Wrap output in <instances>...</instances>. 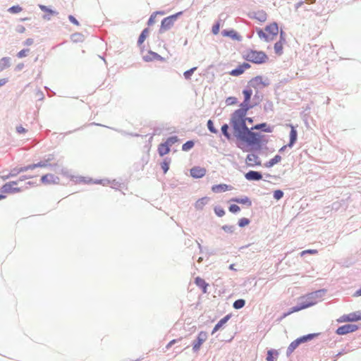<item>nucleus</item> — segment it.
<instances>
[{
  "label": "nucleus",
  "mask_w": 361,
  "mask_h": 361,
  "mask_svg": "<svg viewBox=\"0 0 361 361\" xmlns=\"http://www.w3.org/2000/svg\"><path fill=\"white\" fill-rule=\"evenodd\" d=\"M231 318V314H227L225 317H224L222 319H221L214 326L212 334H214L216 331H217L220 328H221Z\"/></svg>",
  "instance_id": "obj_25"
},
{
  "label": "nucleus",
  "mask_w": 361,
  "mask_h": 361,
  "mask_svg": "<svg viewBox=\"0 0 361 361\" xmlns=\"http://www.w3.org/2000/svg\"><path fill=\"white\" fill-rule=\"evenodd\" d=\"M178 140V137L176 135H174L168 137L165 142L171 147V146L177 142Z\"/></svg>",
  "instance_id": "obj_50"
},
{
  "label": "nucleus",
  "mask_w": 361,
  "mask_h": 361,
  "mask_svg": "<svg viewBox=\"0 0 361 361\" xmlns=\"http://www.w3.org/2000/svg\"><path fill=\"white\" fill-rule=\"evenodd\" d=\"M258 105V102H252L248 101H244L240 104V108L235 110L231 115V118H236L241 119L243 116H246L247 112Z\"/></svg>",
  "instance_id": "obj_3"
},
{
  "label": "nucleus",
  "mask_w": 361,
  "mask_h": 361,
  "mask_svg": "<svg viewBox=\"0 0 361 361\" xmlns=\"http://www.w3.org/2000/svg\"><path fill=\"white\" fill-rule=\"evenodd\" d=\"M274 104L273 102L270 100H267L264 104V111L267 113L269 111H273Z\"/></svg>",
  "instance_id": "obj_42"
},
{
  "label": "nucleus",
  "mask_w": 361,
  "mask_h": 361,
  "mask_svg": "<svg viewBox=\"0 0 361 361\" xmlns=\"http://www.w3.org/2000/svg\"><path fill=\"white\" fill-rule=\"evenodd\" d=\"M23 10V8L20 6L19 5H15L11 7H10L8 9V11L11 13H18L20 12Z\"/></svg>",
  "instance_id": "obj_48"
},
{
  "label": "nucleus",
  "mask_w": 361,
  "mask_h": 361,
  "mask_svg": "<svg viewBox=\"0 0 361 361\" xmlns=\"http://www.w3.org/2000/svg\"><path fill=\"white\" fill-rule=\"evenodd\" d=\"M18 184V181H10L8 183H5L1 188V192L2 193H17L23 191L21 188L13 187V185H16Z\"/></svg>",
  "instance_id": "obj_6"
},
{
  "label": "nucleus",
  "mask_w": 361,
  "mask_h": 361,
  "mask_svg": "<svg viewBox=\"0 0 361 361\" xmlns=\"http://www.w3.org/2000/svg\"><path fill=\"white\" fill-rule=\"evenodd\" d=\"M35 169H36L35 164H29V165L21 167L22 173L25 172L29 170H33Z\"/></svg>",
  "instance_id": "obj_59"
},
{
  "label": "nucleus",
  "mask_w": 361,
  "mask_h": 361,
  "mask_svg": "<svg viewBox=\"0 0 361 361\" xmlns=\"http://www.w3.org/2000/svg\"><path fill=\"white\" fill-rule=\"evenodd\" d=\"M30 51V49H23L22 50H20L19 52H18L17 54V56L18 58H23V57H25L27 56V53Z\"/></svg>",
  "instance_id": "obj_58"
},
{
  "label": "nucleus",
  "mask_w": 361,
  "mask_h": 361,
  "mask_svg": "<svg viewBox=\"0 0 361 361\" xmlns=\"http://www.w3.org/2000/svg\"><path fill=\"white\" fill-rule=\"evenodd\" d=\"M228 187H229V185L224 184V183L214 185L212 187V190L214 192L218 193V192L226 191L228 189Z\"/></svg>",
  "instance_id": "obj_28"
},
{
  "label": "nucleus",
  "mask_w": 361,
  "mask_h": 361,
  "mask_svg": "<svg viewBox=\"0 0 361 361\" xmlns=\"http://www.w3.org/2000/svg\"><path fill=\"white\" fill-rule=\"evenodd\" d=\"M39 8L41 9V11L46 12L47 13H49L51 15L56 16L59 14V12H57L56 11L52 10L50 8H49L44 5L39 4Z\"/></svg>",
  "instance_id": "obj_38"
},
{
  "label": "nucleus",
  "mask_w": 361,
  "mask_h": 361,
  "mask_svg": "<svg viewBox=\"0 0 361 361\" xmlns=\"http://www.w3.org/2000/svg\"><path fill=\"white\" fill-rule=\"evenodd\" d=\"M295 349L296 348L293 345V343H290V345H288L287 350H286V356L289 357Z\"/></svg>",
  "instance_id": "obj_60"
},
{
  "label": "nucleus",
  "mask_w": 361,
  "mask_h": 361,
  "mask_svg": "<svg viewBox=\"0 0 361 361\" xmlns=\"http://www.w3.org/2000/svg\"><path fill=\"white\" fill-rule=\"evenodd\" d=\"M243 73L244 71L243 70V68H241V66L239 65L230 72V75L233 76H238L243 74Z\"/></svg>",
  "instance_id": "obj_41"
},
{
  "label": "nucleus",
  "mask_w": 361,
  "mask_h": 361,
  "mask_svg": "<svg viewBox=\"0 0 361 361\" xmlns=\"http://www.w3.org/2000/svg\"><path fill=\"white\" fill-rule=\"evenodd\" d=\"M220 23L219 22H216L213 25L212 32L214 35H217L219 32Z\"/></svg>",
  "instance_id": "obj_57"
},
{
  "label": "nucleus",
  "mask_w": 361,
  "mask_h": 361,
  "mask_svg": "<svg viewBox=\"0 0 361 361\" xmlns=\"http://www.w3.org/2000/svg\"><path fill=\"white\" fill-rule=\"evenodd\" d=\"M251 129L260 130L265 133H271L274 130V126H271L268 125L267 123H261L259 124H256Z\"/></svg>",
  "instance_id": "obj_21"
},
{
  "label": "nucleus",
  "mask_w": 361,
  "mask_h": 361,
  "mask_svg": "<svg viewBox=\"0 0 361 361\" xmlns=\"http://www.w3.org/2000/svg\"><path fill=\"white\" fill-rule=\"evenodd\" d=\"M279 356V353L275 349L269 350L267 355V361H275Z\"/></svg>",
  "instance_id": "obj_31"
},
{
  "label": "nucleus",
  "mask_w": 361,
  "mask_h": 361,
  "mask_svg": "<svg viewBox=\"0 0 361 361\" xmlns=\"http://www.w3.org/2000/svg\"><path fill=\"white\" fill-rule=\"evenodd\" d=\"M94 184H102L103 185H107L109 183V180L107 179H96L94 180Z\"/></svg>",
  "instance_id": "obj_61"
},
{
  "label": "nucleus",
  "mask_w": 361,
  "mask_h": 361,
  "mask_svg": "<svg viewBox=\"0 0 361 361\" xmlns=\"http://www.w3.org/2000/svg\"><path fill=\"white\" fill-rule=\"evenodd\" d=\"M10 173L12 177H16L19 173H22L21 167H15L11 170Z\"/></svg>",
  "instance_id": "obj_53"
},
{
  "label": "nucleus",
  "mask_w": 361,
  "mask_h": 361,
  "mask_svg": "<svg viewBox=\"0 0 361 361\" xmlns=\"http://www.w3.org/2000/svg\"><path fill=\"white\" fill-rule=\"evenodd\" d=\"M208 337L207 333L204 331H201L197 336V338L192 342V350L194 353H197L202 343L207 340Z\"/></svg>",
  "instance_id": "obj_7"
},
{
  "label": "nucleus",
  "mask_w": 361,
  "mask_h": 361,
  "mask_svg": "<svg viewBox=\"0 0 361 361\" xmlns=\"http://www.w3.org/2000/svg\"><path fill=\"white\" fill-rule=\"evenodd\" d=\"M197 69V67H193L189 70H187L185 71L184 73H183V75H184V78L186 79V80H189L190 79L192 75L193 74V73L195 72V71Z\"/></svg>",
  "instance_id": "obj_49"
},
{
  "label": "nucleus",
  "mask_w": 361,
  "mask_h": 361,
  "mask_svg": "<svg viewBox=\"0 0 361 361\" xmlns=\"http://www.w3.org/2000/svg\"><path fill=\"white\" fill-rule=\"evenodd\" d=\"M288 126L290 128V135H289V142L288 143V147L291 148L297 141L298 139V131L294 126L292 124H288Z\"/></svg>",
  "instance_id": "obj_17"
},
{
  "label": "nucleus",
  "mask_w": 361,
  "mask_h": 361,
  "mask_svg": "<svg viewBox=\"0 0 361 361\" xmlns=\"http://www.w3.org/2000/svg\"><path fill=\"white\" fill-rule=\"evenodd\" d=\"M231 201L238 204H245L247 207H251L252 204L251 200L247 196H244L243 197H233L231 200Z\"/></svg>",
  "instance_id": "obj_23"
},
{
  "label": "nucleus",
  "mask_w": 361,
  "mask_h": 361,
  "mask_svg": "<svg viewBox=\"0 0 361 361\" xmlns=\"http://www.w3.org/2000/svg\"><path fill=\"white\" fill-rule=\"evenodd\" d=\"M170 152V147L166 143H161L158 147V153L161 157H163Z\"/></svg>",
  "instance_id": "obj_27"
},
{
  "label": "nucleus",
  "mask_w": 361,
  "mask_h": 361,
  "mask_svg": "<svg viewBox=\"0 0 361 361\" xmlns=\"http://www.w3.org/2000/svg\"><path fill=\"white\" fill-rule=\"evenodd\" d=\"M262 95L259 94V91L257 90L255 94L254 95L252 102H258V104L262 99Z\"/></svg>",
  "instance_id": "obj_54"
},
{
  "label": "nucleus",
  "mask_w": 361,
  "mask_h": 361,
  "mask_svg": "<svg viewBox=\"0 0 361 361\" xmlns=\"http://www.w3.org/2000/svg\"><path fill=\"white\" fill-rule=\"evenodd\" d=\"M209 200V199L207 197H204L198 199L195 204V209L197 210H202L204 208V207L208 203Z\"/></svg>",
  "instance_id": "obj_26"
},
{
  "label": "nucleus",
  "mask_w": 361,
  "mask_h": 361,
  "mask_svg": "<svg viewBox=\"0 0 361 361\" xmlns=\"http://www.w3.org/2000/svg\"><path fill=\"white\" fill-rule=\"evenodd\" d=\"M207 126L209 132L215 134L218 133L217 129L214 126V122L212 120L209 119L207 121Z\"/></svg>",
  "instance_id": "obj_43"
},
{
  "label": "nucleus",
  "mask_w": 361,
  "mask_h": 361,
  "mask_svg": "<svg viewBox=\"0 0 361 361\" xmlns=\"http://www.w3.org/2000/svg\"><path fill=\"white\" fill-rule=\"evenodd\" d=\"M284 195V192L281 190H276L274 191L273 197L275 200H281Z\"/></svg>",
  "instance_id": "obj_46"
},
{
  "label": "nucleus",
  "mask_w": 361,
  "mask_h": 361,
  "mask_svg": "<svg viewBox=\"0 0 361 361\" xmlns=\"http://www.w3.org/2000/svg\"><path fill=\"white\" fill-rule=\"evenodd\" d=\"M250 223V220L247 218H241L238 220V225L240 228L247 226Z\"/></svg>",
  "instance_id": "obj_44"
},
{
  "label": "nucleus",
  "mask_w": 361,
  "mask_h": 361,
  "mask_svg": "<svg viewBox=\"0 0 361 361\" xmlns=\"http://www.w3.org/2000/svg\"><path fill=\"white\" fill-rule=\"evenodd\" d=\"M228 210L231 213H233V214H236L238 213V212H240V208L238 205L237 204H231L228 207Z\"/></svg>",
  "instance_id": "obj_51"
},
{
  "label": "nucleus",
  "mask_w": 361,
  "mask_h": 361,
  "mask_svg": "<svg viewBox=\"0 0 361 361\" xmlns=\"http://www.w3.org/2000/svg\"><path fill=\"white\" fill-rule=\"evenodd\" d=\"M283 43L278 41L274 46L275 53L279 56L283 54Z\"/></svg>",
  "instance_id": "obj_39"
},
{
  "label": "nucleus",
  "mask_w": 361,
  "mask_h": 361,
  "mask_svg": "<svg viewBox=\"0 0 361 361\" xmlns=\"http://www.w3.org/2000/svg\"><path fill=\"white\" fill-rule=\"evenodd\" d=\"M158 12H154L151 16L149 18L148 20H147V25L149 26L153 25L155 22V17L157 15Z\"/></svg>",
  "instance_id": "obj_56"
},
{
  "label": "nucleus",
  "mask_w": 361,
  "mask_h": 361,
  "mask_svg": "<svg viewBox=\"0 0 361 361\" xmlns=\"http://www.w3.org/2000/svg\"><path fill=\"white\" fill-rule=\"evenodd\" d=\"M270 85L269 80L264 78L262 75H257L252 78L247 82L248 87L254 88L258 90L259 89L267 87Z\"/></svg>",
  "instance_id": "obj_5"
},
{
  "label": "nucleus",
  "mask_w": 361,
  "mask_h": 361,
  "mask_svg": "<svg viewBox=\"0 0 361 361\" xmlns=\"http://www.w3.org/2000/svg\"><path fill=\"white\" fill-rule=\"evenodd\" d=\"M245 178L250 181H258L262 178V174L259 171H249L245 174Z\"/></svg>",
  "instance_id": "obj_16"
},
{
  "label": "nucleus",
  "mask_w": 361,
  "mask_h": 361,
  "mask_svg": "<svg viewBox=\"0 0 361 361\" xmlns=\"http://www.w3.org/2000/svg\"><path fill=\"white\" fill-rule=\"evenodd\" d=\"M279 35H280V39H279V42L285 43L286 41V34L282 29L280 30Z\"/></svg>",
  "instance_id": "obj_63"
},
{
  "label": "nucleus",
  "mask_w": 361,
  "mask_h": 361,
  "mask_svg": "<svg viewBox=\"0 0 361 361\" xmlns=\"http://www.w3.org/2000/svg\"><path fill=\"white\" fill-rule=\"evenodd\" d=\"M11 59L9 57H3L0 59V70L3 71L11 66Z\"/></svg>",
  "instance_id": "obj_33"
},
{
  "label": "nucleus",
  "mask_w": 361,
  "mask_h": 361,
  "mask_svg": "<svg viewBox=\"0 0 361 361\" xmlns=\"http://www.w3.org/2000/svg\"><path fill=\"white\" fill-rule=\"evenodd\" d=\"M243 58L250 62L255 64H262L266 63L269 58L265 52L262 51H256L252 49L247 50L244 54Z\"/></svg>",
  "instance_id": "obj_2"
},
{
  "label": "nucleus",
  "mask_w": 361,
  "mask_h": 361,
  "mask_svg": "<svg viewBox=\"0 0 361 361\" xmlns=\"http://www.w3.org/2000/svg\"><path fill=\"white\" fill-rule=\"evenodd\" d=\"M319 336V334H308L307 335L302 336L293 341L291 342L293 345L295 346V348H297L301 343H306L307 341H310L312 340L313 338H316Z\"/></svg>",
  "instance_id": "obj_9"
},
{
  "label": "nucleus",
  "mask_w": 361,
  "mask_h": 361,
  "mask_svg": "<svg viewBox=\"0 0 361 361\" xmlns=\"http://www.w3.org/2000/svg\"><path fill=\"white\" fill-rule=\"evenodd\" d=\"M149 29L148 27L145 28L140 33L138 39H137V45L140 46L145 39L147 38L148 33H149Z\"/></svg>",
  "instance_id": "obj_32"
},
{
  "label": "nucleus",
  "mask_w": 361,
  "mask_h": 361,
  "mask_svg": "<svg viewBox=\"0 0 361 361\" xmlns=\"http://www.w3.org/2000/svg\"><path fill=\"white\" fill-rule=\"evenodd\" d=\"M35 164V168L51 166V164H47V161H45V159L44 161H41L38 163H36Z\"/></svg>",
  "instance_id": "obj_55"
},
{
  "label": "nucleus",
  "mask_w": 361,
  "mask_h": 361,
  "mask_svg": "<svg viewBox=\"0 0 361 361\" xmlns=\"http://www.w3.org/2000/svg\"><path fill=\"white\" fill-rule=\"evenodd\" d=\"M361 320V311H357L350 313L348 314L343 315L338 321V322H357Z\"/></svg>",
  "instance_id": "obj_10"
},
{
  "label": "nucleus",
  "mask_w": 361,
  "mask_h": 361,
  "mask_svg": "<svg viewBox=\"0 0 361 361\" xmlns=\"http://www.w3.org/2000/svg\"><path fill=\"white\" fill-rule=\"evenodd\" d=\"M206 169L200 166H194L190 169V176L194 178H200L205 176Z\"/></svg>",
  "instance_id": "obj_15"
},
{
  "label": "nucleus",
  "mask_w": 361,
  "mask_h": 361,
  "mask_svg": "<svg viewBox=\"0 0 361 361\" xmlns=\"http://www.w3.org/2000/svg\"><path fill=\"white\" fill-rule=\"evenodd\" d=\"M281 160V157L279 154L275 155L272 159H271L269 161H267L264 164V166L267 168H271L275 164L280 162Z\"/></svg>",
  "instance_id": "obj_29"
},
{
  "label": "nucleus",
  "mask_w": 361,
  "mask_h": 361,
  "mask_svg": "<svg viewBox=\"0 0 361 361\" xmlns=\"http://www.w3.org/2000/svg\"><path fill=\"white\" fill-rule=\"evenodd\" d=\"M245 162L248 166L253 167L255 166H260L261 161L259 157L255 154H249L247 155Z\"/></svg>",
  "instance_id": "obj_14"
},
{
  "label": "nucleus",
  "mask_w": 361,
  "mask_h": 361,
  "mask_svg": "<svg viewBox=\"0 0 361 361\" xmlns=\"http://www.w3.org/2000/svg\"><path fill=\"white\" fill-rule=\"evenodd\" d=\"M359 329L358 326L353 324H347L339 326L336 330V334L338 335H345L349 333L354 332Z\"/></svg>",
  "instance_id": "obj_8"
},
{
  "label": "nucleus",
  "mask_w": 361,
  "mask_h": 361,
  "mask_svg": "<svg viewBox=\"0 0 361 361\" xmlns=\"http://www.w3.org/2000/svg\"><path fill=\"white\" fill-rule=\"evenodd\" d=\"M245 305V300L244 299H238L233 303V307L235 310H240Z\"/></svg>",
  "instance_id": "obj_37"
},
{
  "label": "nucleus",
  "mask_w": 361,
  "mask_h": 361,
  "mask_svg": "<svg viewBox=\"0 0 361 361\" xmlns=\"http://www.w3.org/2000/svg\"><path fill=\"white\" fill-rule=\"evenodd\" d=\"M228 130H229V126L227 123H224L222 125V126L221 128V133L224 135V137L227 140H229L231 139V134L229 133Z\"/></svg>",
  "instance_id": "obj_34"
},
{
  "label": "nucleus",
  "mask_w": 361,
  "mask_h": 361,
  "mask_svg": "<svg viewBox=\"0 0 361 361\" xmlns=\"http://www.w3.org/2000/svg\"><path fill=\"white\" fill-rule=\"evenodd\" d=\"M248 16L250 18L255 19L261 23L265 22L267 19V14L263 10L250 12Z\"/></svg>",
  "instance_id": "obj_12"
},
{
  "label": "nucleus",
  "mask_w": 361,
  "mask_h": 361,
  "mask_svg": "<svg viewBox=\"0 0 361 361\" xmlns=\"http://www.w3.org/2000/svg\"><path fill=\"white\" fill-rule=\"evenodd\" d=\"M68 20H70V22H71L73 24L75 25H80L79 21L72 15L68 16Z\"/></svg>",
  "instance_id": "obj_64"
},
{
  "label": "nucleus",
  "mask_w": 361,
  "mask_h": 361,
  "mask_svg": "<svg viewBox=\"0 0 361 361\" xmlns=\"http://www.w3.org/2000/svg\"><path fill=\"white\" fill-rule=\"evenodd\" d=\"M257 33L260 39H264L267 42H271L274 39L273 37H269L261 28H257Z\"/></svg>",
  "instance_id": "obj_30"
},
{
  "label": "nucleus",
  "mask_w": 361,
  "mask_h": 361,
  "mask_svg": "<svg viewBox=\"0 0 361 361\" xmlns=\"http://www.w3.org/2000/svg\"><path fill=\"white\" fill-rule=\"evenodd\" d=\"M171 161V158L166 157L163 160V161L161 163V167L164 174L166 173L169 169V165H170Z\"/></svg>",
  "instance_id": "obj_35"
},
{
  "label": "nucleus",
  "mask_w": 361,
  "mask_h": 361,
  "mask_svg": "<svg viewBox=\"0 0 361 361\" xmlns=\"http://www.w3.org/2000/svg\"><path fill=\"white\" fill-rule=\"evenodd\" d=\"M143 60L146 62L153 61H164V58H163L161 56L158 54L156 52H154L152 51H149L148 54L143 56Z\"/></svg>",
  "instance_id": "obj_19"
},
{
  "label": "nucleus",
  "mask_w": 361,
  "mask_h": 361,
  "mask_svg": "<svg viewBox=\"0 0 361 361\" xmlns=\"http://www.w3.org/2000/svg\"><path fill=\"white\" fill-rule=\"evenodd\" d=\"M238 99L235 97H228L226 99V103L227 105H233L237 104Z\"/></svg>",
  "instance_id": "obj_52"
},
{
  "label": "nucleus",
  "mask_w": 361,
  "mask_h": 361,
  "mask_svg": "<svg viewBox=\"0 0 361 361\" xmlns=\"http://www.w3.org/2000/svg\"><path fill=\"white\" fill-rule=\"evenodd\" d=\"M315 304H316V301H305V302L298 304L295 306L292 307L291 309H292V311H293V312H296L300 311L302 310L312 307Z\"/></svg>",
  "instance_id": "obj_20"
},
{
  "label": "nucleus",
  "mask_w": 361,
  "mask_h": 361,
  "mask_svg": "<svg viewBox=\"0 0 361 361\" xmlns=\"http://www.w3.org/2000/svg\"><path fill=\"white\" fill-rule=\"evenodd\" d=\"M243 94L244 96L243 100L250 102L251 97L252 94V90L251 87H248V85H247V87L243 90Z\"/></svg>",
  "instance_id": "obj_36"
},
{
  "label": "nucleus",
  "mask_w": 361,
  "mask_h": 361,
  "mask_svg": "<svg viewBox=\"0 0 361 361\" xmlns=\"http://www.w3.org/2000/svg\"><path fill=\"white\" fill-rule=\"evenodd\" d=\"M246 121L252 123L253 118L246 116L238 120V117L230 118V125L233 129V135L238 140L250 147L251 150L259 151L262 149L264 135L259 133L252 131V129H250L247 126Z\"/></svg>",
  "instance_id": "obj_1"
},
{
  "label": "nucleus",
  "mask_w": 361,
  "mask_h": 361,
  "mask_svg": "<svg viewBox=\"0 0 361 361\" xmlns=\"http://www.w3.org/2000/svg\"><path fill=\"white\" fill-rule=\"evenodd\" d=\"M264 30L273 37L276 36L279 33V26L276 22H273L272 23L267 25Z\"/></svg>",
  "instance_id": "obj_22"
},
{
  "label": "nucleus",
  "mask_w": 361,
  "mask_h": 361,
  "mask_svg": "<svg viewBox=\"0 0 361 361\" xmlns=\"http://www.w3.org/2000/svg\"><path fill=\"white\" fill-rule=\"evenodd\" d=\"M221 35L224 37H229L232 39L237 40L238 42L242 40V37L239 35L235 30L233 29L230 30H223L221 31Z\"/></svg>",
  "instance_id": "obj_18"
},
{
  "label": "nucleus",
  "mask_w": 361,
  "mask_h": 361,
  "mask_svg": "<svg viewBox=\"0 0 361 361\" xmlns=\"http://www.w3.org/2000/svg\"><path fill=\"white\" fill-rule=\"evenodd\" d=\"M183 14L182 11L178 12L175 14L171 15L164 18L161 23V26L159 30V33H163L165 31L170 30L174 25L175 21L178 18Z\"/></svg>",
  "instance_id": "obj_4"
},
{
  "label": "nucleus",
  "mask_w": 361,
  "mask_h": 361,
  "mask_svg": "<svg viewBox=\"0 0 361 361\" xmlns=\"http://www.w3.org/2000/svg\"><path fill=\"white\" fill-rule=\"evenodd\" d=\"M195 145V142L193 140H188L182 145V150L187 152L191 149Z\"/></svg>",
  "instance_id": "obj_40"
},
{
  "label": "nucleus",
  "mask_w": 361,
  "mask_h": 361,
  "mask_svg": "<svg viewBox=\"0 0 361 361\" xmlns=\"http://www.w3.org/2000/svg\"><path fill=\"white\" fill-rule=\"evenodd\" d=\"M326 293V289H319L309 293L307 296L306 301H316V304L318 300L324 297Z\"/></svg>",
  "instance_id": "obj_11"
},
{
  "label": "nucleus",
  "mask_w": 361,
  "mask_h": 361,
  "mask_svg": "<svg viewBox=\"0 0 361 361\" xmlns=\"http://www.w3.org/2000/svg\"><path fill=\"white\" fill-rule=\"evenodd\" d=\"M214 213L216 216L221 217L225 214V210L221 206H216L214 208Z\"/></svg>",
  "instance_id": "obj_45"
},
{
  "label": "nucleus",
  "mask_w": 361,
  "mask_h": 361,
  "mask_svg": "<svg viewBox=\"0 0 361 361\" xmlns=\"http://www.w3.org/2000/svg\"><path fill=\"white\" fill-rule=\"evenodd\" d=\"M79 182L80 183H94V180L92 178L87 179L85 177L80 176L79 177Z\"/></svg>",
  "instance_id": "obj_62"
},
{
  "label": "nucleus",
  "mask_w": 361,
  "mask_h": 361,
  "mask_svg": "<svg viewBox=\"0 0 361 361\" xmlns=\"http://www.w3.org/2000/svg\"><path fill=\"white\" fill-rule=\"evenodd\" d=\"M221 229L224 230L226 233H233L235 229V227L233 225H224L221 227Z\"/></svg>",
  "instance_id": "obj_47"
},
{
  "label": "nucleus",
  "mask_w": 361,
  "mask_h": 361,
  "mask_svg": "<svg viewBox=\"0 0 361 361\" xmlns=\"http://www.w3.org/2000/svg\"><path fill=\"white\" fill-rule=\"evenodd\" d=\"M59 180L60 178L52 173H47L41 177V182L43 184H59Z\"/></svg>",
  "instance_id": "obj_13"
},
{
  "label": "nucleus",
  "mask_w": 361,
  "mask_h": 361,
  "mask_svg": "<svg viewBox=\"0 0 361 361\" xmlns=\"http://www.w3.org/2000/svg\"><path fill=\"white\" fill-rule=\"evenodd\" d=\"M195 283L197 285V286L202 289V291L204 293H206L207 292V287L209 285L203 279L199 276L196 277L195 279Z\"/></svg>",
  "instance_id": "obj_24"
}]
</instances>
